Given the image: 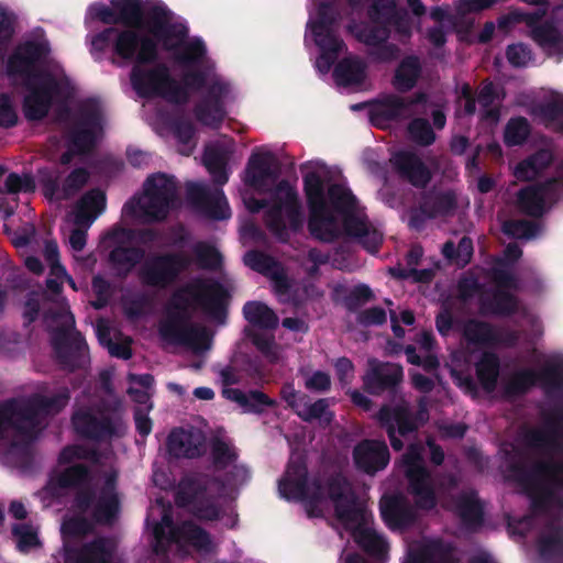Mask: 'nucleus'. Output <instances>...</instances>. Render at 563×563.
<instances>
[{
    "label": "nucleus",
    "mask_w": 563,
    "mask_h": 563,
    "mask_svg": "<svg viewBox=\"0 0 563 563\" xmlns=\"http://www.w3.org/2000/svg\"><path fill=\"white\" fill-rule=\"evenodd\" d=\"M93 474L90 466L84 463L67 465L59 472L52 473L41 490L44 499L59 500L67 490H76L74 507L81 514L91 508L96 490L92 487Z\"/></svg>",
    "instance_id": "nucleus-10"
},
{
    "label": "nucleus",
    "mask_w": 563,
    "mask_h": 563,
    "mask_svg": "<svg viewBox=\"0 0 563 563\" xmlns=\"http://www.w3.org/2000/svg\"><path fill=\"white\" fill-rule=\"evenodd\" d=\"M506 472L529 495L533 514L555 508L563 515V459L538 460L528 466L521 453H507Z\"/></svg>",
    "instance_id": "nucleus-2"
},
{
    "label": "nucleus",
    "mask_w": 563,
    "mask_h": 563,
    "mask_svg": "<svg viewBox=\"0 0 563 563\" xmlns=\"http://www.w3.org/2000/svg\"><path fill=\"white\" fill-rule=\"evenodd\" d=\"M342 225L344 233L354 238L368 252H378L383 243V235L366 219L350 212L343 216Z\"/></svg>",
    "instance_id": "nucleus-37"
},
{
    "label": "nucleus",
    "mask_w": 563,
    "mask_h": 563,
    "mask_svg": "<svg viewBox=\"0 0 563 563\" xmlns=\"http://www.w3.org/2000/svg\"><path fill=\"white\" fill-rule=\"evenodd\" d=\"M531 133V125L527 118H511L504 131V142L507 146L522 145Z\"/></svg>",
    "instance_id": "nucleus-62"
},
{
    "label": "nucleus",
    "mask_w": 563,
    "mask_h": 563,
    "mask_svg": "<svg viewBox=\"0 0 563 563\" xmlns=\"http://www.w3.org/2000/svg\"><path fill=\"white\" fill-rule=\"evenodd\" d=\"M356 542L369 555L382 558L387 553L386 540L375 530L363 528L356 534Z\"/></svg>",
    "instance_id": "nucleus-63"
},
{
    "label": "nucleus",
    "mask_w": 563,
    "mask_h": 563,
    "mask_svg": "<svg viewBox=\"0 0 563 563\" xmlns=\"http://www.w3.org/2000/svg\"><path fill=\"white\" fill-rule=\"evenodd\" d=\"M92 519L99 525H111L120 512L119 495L100 494L95 497V501L89 509Z\"/></svg>",
    "instance_id": "nucleus-54"
},
{
    "label": "nucleus",
    "mask_w": 563,
    "mask_h": 563,
    "mask_svg": "<svg viewBox=\"0 0 563 563\" xmlns=\"http://www.w3.org/2000/svg\"><path fill=\"white\" fill-rule=\"evenodd\" d=\"M323 487L328 498L333 503L334 515L342 525L354 527L365 520V509L358 503L356 493L343 474L330 475Z\"/></svg>",
    "instance_id": "nucleus-21"
},
{
    "label": "nucleus",
    "mask_w": 563,
    "mask_h": 563,
    "mask_svg": "<svg viewBox=\"0 0 563 563\" xmlns=\"http://www.w3.org/2000/svg\"><path fill=\"white\" fill-rule=\"evenodd\" d=\"M191 265V258L183 252H163L150 255L137 271L143 286L166 289Z\"/></svg>",
    "instance_id": "nucleus-17"
},
{
    "label": "nucleus",
    "mask_w": 563,
    "mask_h": 563,
    "mask_svg": "<svg viewBox=\"0 0 563 563\" xmlns=\"http://www.w3.org/2000/svg\"><path fill=\"white\" fill-rule=\"evenodd\" d=\"M145 257V250L141 246L117 244L108 255V263L113 276L124 280Z\"/></svg>",
    "instance_id": "nucleus-38"
},
{
    "label": "nucleus",
    "mask_w": 563,
    "mask_h": 563,
    "mask_svg": "<svg viewBox=\"0 0 563 563\" xmlns=\"http://www.w3.org/2000/svg\"><path fill=\"white\" fill-rule=\"evenodd\" d=\"M405 476L410 494L415 497L416 507L432 510L438 503L432 476L427 467L407 468Z\"/></svg>",
    "instance_id": "nucleus-35"
},
{
    "label": "nucleus",
    "mask_w": 563,
    "mask_h": 563,
    "mask_svg": "<svg viewBox=\"0 0 563 563\" xmlns=\"http://www.w3.org/2000/svg\"><path fill=\"white\" fill-rule=\"evenodd\" d=\"M456 208V196L451 190L423 192L419 201V211L429 219L452 214Z\"/></svg>",
    "instance_id": "nucleus-44"
},
{
    "label": "nucleus",
    "mask_w": 563,
    "mask_h": 563,
    "mask_svg": "<svg viewBox=\"0 0 563 563\" xmlns=\"http://www.w3.org/2000/svg\"><path fill=\"white\" fill-rule=\"evenodd\" d=\"M11 531L16 540V548L20 552L27 553L32 549L42 547L38 532L32 525L14 523Z\"/></svg>",
    "instance_id": "nucleus-64"
},
{
    "label": "nucleus",
    "mask_w": 563,
    "mask_h": 563,
    "mask_svg": "<svg viewBox=\"0 0 563 563\" xmlns=\"http://www.w3.org/2000/svg\"><path fill=\"white\" fill-rule=\"evenodd\" d=\"M230 292L225 286L214 278H195L173 292L167 307L190 313L191 300L205 313L214 320L227 316Z\"/></svg>",
    "instance_id": "nucleus-8"
},
{
    "label": "nucleus",
    "mask_w": 563,
    "mask_h": 563,
    "mask_svg": "<svg viewBox=\"0 0 563 563\" xmlns=\"http://www.w3.org/2000/svg\"><path fill=\"white\" fill-rule=\"evenodd\" d=\"M222 394L227 399L236 402L246 413L261 415L264 412L265 408H274L277 406L276 400L258 389L244 393L239 388H224Z\"/></svg>",
    "instance_id": "nucleus-43"
},
{
    "label": "nucleus",
    "mask_w": 563,
    "mask_h": 563,
    "mask_svg": "<svg viewBox=\"0 0 563 563\" xmlns=\"http://www.w3.org/2000/svg\"><path fill=\"white\" fill-rule=\"evenodd\" d=\"M191 313L174 310L166 307V318L159 322V335L173 343L191 345L195 349H207V334L189 321Z\"/></svg>",
    "instance_id": "nucleus-22"
},
{
    "label": "nucleus",
    "mask_w": 563,
    "mask_h": 563,
    "mask_svg": "<svg viewBox=\"0 0 563 563\" xmlns=\"http://www.w3.org/2000/svg\"><path fill=\"white\" fill-rule=\"evenodd\" d=\"M71 424L79 437L97 442L121 438L128 429L119 412L97 416L90 409L75 411L71 416Z\"/></svg>",
    "instance_id": "nucleus-20"
},
{
    "label": "nucleus",
    "mask_w": 563,
    "mask_h": 563,
    "mask_svg": "<svg viewBox=\"0 0 563 563\" xmlns=\"http://www.w3.org/2000/svg\"><path fill=\"white\" fill-rule=\"evenodd\" d=\"M379 426H396L399 437H407L418 431L428 419V411L421 407L412 412L405 402L396 406L383 405L376 413Z\"/></svg>",
    "instance_id": "nucleus-30"
},
{
    "label": "nucleus",
    "mask_w": 563,
    "mask_h": 563,
    "mask_svg": "<svg viewBox=\"0 0 563 563\" xmlns=\"http://www.w3.org/2000/svg\"><path fill=\"white\" fill-rule=\"evenodd\" d=\"M456 512L462 522L468 528L482 525L484 511L475 492L462 493L455 500Z\"/></svg>",
    "instance_id": "nucleus-52"
},
{
    "label": "nucleus",
    "mask_w": 563,
    "mask_h": 563,
    "mask_svg": "<svg viewBox=\"0 0 563 563\" xmlns=\"http://www.w3.org/2000/svg\"><path fill=\"white\" fill-rule=\"evenodd\" d=\"M146 202L142 207L143 214L150 221L165 220L178 201V186L174 176L156 173L144 183Z\"/></svg>",
    "instance_id": "nucleus-19"
},
{
    "label": "nucleus",
    "mask_w": 563,
    "mask_h": 563,
    "mask_svg": "<svg viewBox=\"0 0 563 563\" xmlns=\"http://www.w3.org/2000/svg\"><path fill=\"white\" fill-rule=\"evenodd\" d=\"M352 456L355 467L367 475L385 470L390 461L387 443L376 439L360 441L354 446Z\"/></svg>",
    "instance_id": "nucleus-31"
},
{
    "label": "nucleus",
    "mask_w": 563,
    "mask_h": 563,
    "mask_svg": "<svg viewBox=\"0 0 563 563\" xmlns=\"http://www.w3.org/2000/svg\"><path fill=\"white\" fill-rule=\"evenodd\" d=\"M51 54L48 41L26 40L19 43L7 59V75L9 78H19L23 85L44 79L52 73L42 69Z\"/></svg>",
    "instance_id": "nucleus-13"
},
{
    "label": "nucleus",
    "mask_w": 563,
    "mask_h": 563,
    "mask_svg": "<svg viewBox=\"0 0 563 563\" xmlns=\"http://www.w3.org/2000/svg\"><path fill=\"white\" fill-rule=\"evenodd\" d=\"M273 205L265 213V223L268 231L280 242H287L289 233L286 227V216L291 231L297 232L302 228L303 218L297 190L288 180H280L272 196Z\"/></svg>",
    "instance_id": "nucleus-12"
},
{
    "label": "nucleus",
    "mask_w": 563,
    "mask_h": 563,
    "mask_svg": "<svg viewBox=\"0 0 563 563\" xmlns=\"http://www.w3.org/2000/svg\"><path fill=\"white\" fill-rule=\"evenodd\" d=\"M562 196L563 180L560 177H553L521 188L517 194V206L522 213L540 218L545 212L547 202L555 203Z\"/></svg>",
    "instance_id": "nucleus-23"
},
{
    "label": "nucleus",
    "mask_w": 563,
    "mask_h": 563,
    "mask_svg": "<svg viewBox=\"0 0 563 563\" xmlns=\"http://www.w3.org/2000/svg\"><path fill=\"white\" fill-rule=\"evenodd\" d=\"M147 26L153 35L167 52L175 53V59L186 68L198 67L207 55L202 40L195 38L186 42L189 30L181 22H173L172 11L163 3H155L147 11Z\"/></svg>",
    "instance_id": "nucleus-4"
},
{
    "label": "nucleus",
    "mask_w": 563,
    "mask_h": 563,
    "mask_svg": "<svg viewBox=\"0 0 563 563\" xmlns=\"http://www.w3.org/2000/svg\"><path fill=\"white\" fill-rule=\"evenodd\" d=\"M278 490L287 500L306 501L313 509L325 498L321 478H308V467L303 460L290 461L285 475L278 481Z\"/></svg>",
    "instance_id": "nucleus-18"
},
{
    "label": "nucleus",
    "mask_w": 563,
    "mask_h": 563,
    "mask_svg": "<svg viewBox=\"0 0 563 563\" xmlns=\"http://www.w3.org/2000/svg\"><path fill=\"white\" fill-rule=\"evenodd\" d=\"M89 172L85 167L73 169L64 179L62 188L59 187L60 174L57 169L43 167L37 170L38 183L43 195L48 200H67L78 194L88 183Z\"/></svg>",
    "instance_id": "nucleus-25"
},
{
    "label": "nucleus",
    "mask_w": 563,
    "mask_h": 563,
    "mask_svg": "<svg viewBox=\"0 0 563 563\" xmlns=\"http://www.w3.org/2000/svg\"><path fill=\"white\" fill-rule=\"evenodd\" d=\"M77 461H90L99 463L100 453L96 449H89L81 444H69L64 446L57 457L58 465H71Z\"/></svg>",
    "instance_id": "nucleus-59"
},
{
    "label": "nucleus",
    "mask_w": 563,
    "mask_h": 563,
    "mask_svg": "<svg viewBox=\"0 0 563 563\" xmlns=\"http://www.w3.org/2000/svg\"><path fill=\"white\" fill-rule=\"evenodd\" d=\"M192 251L196 263L201 269L218 271L222 267L223 256L216 246L207 242H197Z\"/></svg>",
    "instance_id": "nucleus-60"
},
{
    "label": "nucleus",
    "mask_w": 563,
    "mask_h": 563,
    "mask_svg": "<svg viewBox=\"0 0 563 563\" xmlns=\"http://www.w3.org/2000/svg\"><path fill=\"white\" fill-rule=\"evenodd\" d=\"M460 563L455 555V548L450 542L441 540L431 542L418 552L409 555L406 563Z\"/></svg>",
    "instance_id": "nucleus-46"
},
{
    "label": "nucleus",
    "mask_w": 563,
    "mask_h": 563,
    "mask_svg": "<svg viewBox=\"0 0 563 563\" xmlns=\"http://www.w3.org/2000/svg\"><path fill=\"white\" fill-rule=\"evenodd\" d=\"M174 536L198 550H210L211 538L209 532L190 520L184 521L174 528Z\"/></svg>",
    "instance_id": "nucleus-55"
},
{
    "label": "nucleus",
    "mask_w": 563,
    "mask_h": 563,
    "mask_svg": "<svg viewBox=\"0 0 563 563\" xmlns=\"http://www.w3.org/2000/svg\"><path fill=\"white\" fill-rule=\"evenodd\" d=\"M389 163L401 179L416 188L423 189L431 181L429 168L412 151L399 150L393 153Z\"/></svg>",
    "instance_id": "nucleus-33"
},
{
    "label": "nucleus",
    "mask_w": 563,
    "mask_h": 563,
    "mask_svg": "<svg viewBox=\"0 0 563 563\" xmlns=\"http://www.w3.org/2000/svg\"><path fill=\"white\" fill-rule=\"evenodd\" d=\"M18 422L15 418L0 423V440L9 443L5 453L7 459L13 462L16 467L26 471L32 467L34 462L32 443L36 439L40 429L34 428L32 434L29 437L21 433L15 428Z\"/></svg>",
    "instance_id": "nucleus-26"
},
{
    "label": "nucleus",
    "mask_w": 563,
    "mask_h": 563,
    "mask_svg": "<svg viewBox=\"0 0 563 563\" xmlns=\"http://www.w3.org/2000/svg\"><path fill=\"white\" fill-rule=\"evenodd\" d=\"M210 482L211 479L205 475L183 477L175 494L176 505L180 508H188L199 520H218L221 507L216 496L208 490Z\"/></svg>",
    "instance_id": "nucleus-15"
},
{
    "label": "nucleus",
    "mask_w": 563,
    "mask_h": 563,
    "mask_svg": "<svg viewBox=\"0 0 563 563\" xmlns=\"http://www.w3.org/2000/svg\"><path fill=\"white\" fill-rule=\"evenodd\" d=\"M133 26L119 29L108 26L91 36L90 53L95 60H101L107 49L120 59L137 64H155L158 60V41L143 35Z\"/></svg>",
    "instance_id": "nucleus-5"
},
{
    "label": "nucleus",
    "mask_w": 563,
    "mask_h": 563,
    "mask_svg": "<svg viewBox=\"0 0 563 563\" xmlns=\"http://www.w3.org/2000/svg\"><path fill=\"white\" fill-rule=\"evenodd\" d=\"M536 550L541 563H563V516L551 515L536 537Z\"/></svg>",
    "instance_id": "nucleus-28"
},
{
    "label": "nucleus",
    "mask_w": 563,
    "mask_h": 563,
    "mask_svg": "<svg viewBox=\"0 0 563 563\" xmlns=\"http://www.w3.org/2000/svg\"><path fill=\"white\" fill-rule=\"evenodd\" d=\"M368 118L371 123L380 130L409 119L405 97L396 93L378 97L369 103Z\"/></svg>",
    "instance_id": "nucleus-32"
},
{
    "label": "nucleus",
    "mask_w": 563,
    "mask_h": 563,
    "mask_svg": "<svg viewBox=\"0 0 563 563\" xmlns=\"http://www.w3.org/2000/svg\"><path fill=\"white\" fill-rule=\"evenodd\" d=\"M69 400L70 390L67 387L60 388L52 396L34 395L27 399H7L0 402V423L15 418V428L30 437L34 428L40 429L41 413H58Z\"/></svg>",
    "instance_id": "nucleus-9"
},
{
    "label": "nucleus",
    "mask_w": 563,
    "mask_h": 563,
    "mask_svg": "<svg viewBox=\"0 0 563 563\" xmlns=\"http://www.w3.org/2000/svg\"><path fill=\"white\" fill-rule=\"evenodd\" d=\"M538 383L552 404L540 410L541 423L520 429V443L538 455L563 456V362L547 364L538 373Z\"/></svg>",
    "instance_id": "nucleus-1"
},
{
    "label": "nucleus",
    "mask_w": 563,
    "mask_h": 563,
    "mask_svg": "<svg viewBox=\"0 0 563 563\" xmlns=\"http://www.w3.org/2000/svg\"><path fill=\"white\" fill-rule=\"evenodd\" d=\"M106 194L98 189H90L81 196L75 207L74 222L78 227L89 228L97 217L106 209Z\"/></svg>",
    "instance_id": "nucleus-41"
},
{
    "label": "nucleus",
    "mask_w": 563,
    "mask_h": 563,
    "mask_svg": "<svg viewBox=\"0 0 563 563\" xmlns=\"http://www.w3.org/2000/svg\"><path fill=\"white\" fill-rule=\"evenodd\" d=\"M380 517L391 530H405L417 521V511L401 495L384 496L379 504Z\"/></svg>",
    "instance_id": "nucleus-34"
},
{
    "label": "nucleus",
    "mask_w": 563,
    "mask_h": 563,
    "mask_svg": "<svg viewBox=\"0 0 563 563\" xmlns=\"http://www.w3.org/2000/svg\"><path fill=\"white\" fill-rule=\"evenodd\" d=\"M188 201L207 218L216 221L231 218L228 199L221 188L211 190L205 185L190 181L186 186Z\"/></svg>",
    "instance_id": "nucleus-27"
},
{
    "label": "nucleus",
    "mask_w": 563,
    "mask_h": 563,
    "mask_svg": "<svg viewBox=\"0 0 563 563\" xmlns=\"http://www.w3.org/2000/svg\"><path fill=\"white\" fill-rule=\"evenodd\" d=\"M366 374L363 377L365 390L375 396L385 391L395 393L404 380V368L400 364L382 362L376 358L368 360Z\"/></svg>",
    "instance_id": "nucleus-29"
},
{
    "label": "nucleus",
    "mask_w": 563,
    "mask_h": 563,
    "mask_svg": "<svg viewBox=\"0 0 563 563\" xmlns=\"http://www.w3.org/2000/svg\"><path fill=\"white\" fill-rule=\"evenodd\" d=\"M421 71L422 67L418 56L409 55L404 57L393 77L394 88L401 93L410 91L417 85Z\"/></svg>",
    "instance_id": "nucleus-48"
},
{
    "label": "nucleus",
    "mask_w": 563,
    "mask_h": 563,
    "mask_svg": "<svg viewBox=\"0 0 563 563\" xmlns=\"http://www.w3.org/2000/svg\"><path fill=\"white\" fill-rule=\"evenodd\" d=\"M538 383V372L525 367L515 371L503 386V396L507 400H514L525 396Z\"/></svg>",
    "instance_id": "nucleus-49"
},
{
    "label": "nucleus",
    "mask_w": 563,
    "mask_h": 563,
    "mask_svg": "<svg viewBox=\"0 0 563 563\" xmlns=\"http://www.w3.org/2000/svg\"><path fill=\"white\" fill-rule=\"evenodd\" d=\"M365 77L366 64L356 56L342 58L333 69V78L342 87L358 86Z\"/></svg>",
    "instance_id": "nucleus-47"
},
{
    "label": "nucleus",
    "mask_w": 563,
    "mask_h": 563,
    "mask_svg": "<svg viewBox=\"0 0 563 563\" xmlns=\"http://www.w3.org/2000/svg\"><path fill=\"white\" fill-rule=\"evenodd\" d=\"M147 64L133 65L130 80L140 97H159L170 103H179L187 99L185 90L172 75L165 63H156L152 68Z\"/></svg>",
    "instance_id": "nucleus-11"
},
{
    "label": "nucleus",
    "mask_w": 563,
    "mask_h": 563,
    "mask_svg": "<svg viewBox=\"0 0 563 563\" xmlns=\"http://www.w3.org/2000/svg\"><path fill=\"white\" fill-rule=\"evenodd\" d=\"M461 333L468 345L493 347L496 339V328L483 320L467 319L461 322Z\"/></svg>",
    "instance_id": "nucleus-45"
},
{
    "label": "nucleus",
    "mask_w": 563,
    "mask_h": 563,
    "mask_svg": "<svg viewBox=\"0 0 563 563\" xmlns=\"http://www.w3.org/2000/svg\"><path fill=\"white\" fill-rule=\"evenodd\" d=\"M103 134V113L99 102L91 98L82 101L76 111L67 140L78 154L95 151Z\"/></svg>",
    "instance_id": "nucleus-14"
},
{
    "label": "nucleus",
    "mask_w": 563,
    "mask_h": 563,
    "mask_svg": "<svg viewBox=\"0 0 563 563\" xmlns=\"http://www.w3.org/2000/svg\"><path fill=\"white\" fill-rule=\"evenodd\" d=\"M531 34L539 46L563 52V35L554 24L544 22L536 25L532 27Z\"/></svg>",
    "instance_id": "nucleus-58"
},
{
    "label": "nucleus",
    "mask_w": 563,
    "mask_h": 563,
    "mask_svg": "<svg viewBox=\"0 0 563 563\" xmlns=\"http://www.w3.org/2000/svg\"><path fill=\"white\" fill-rule=\"evenodd\" d=\"M166 446L169 455L176 459H197L205 453L202 435L183 428L169 433Z\"/></svg>",
    "instance_id": "nucleus-36"
},
{
    "label": "nucleus",
    "mask_w": 563,
    "mask_h": 563,
    "mask_svg": "<svg viewBox=\"0 0 563 563\" xmlns=\"http://www.w3.org/2000/svg\"><path fill=\"white\" fill-rule=\"evenodd\" d=\"M340 12L332 1H322L317 9L314 20L308 22L313 41L324 42L330 38H341L336 34Z\"/></svg>",
    "instance_id": "nucleus-39"
},
{
    "label": "nucleus",
    "mask_w": 563,
    "mask_h": 563,
    "mask_svg": "<svg viewBox=\"0 0 563 563\" xmlns=\"http://www.w3.org/2000/svg\"><path fill=\"white\" fill-rule=\"evenodd\" d=\"M111 5L117 11L121 24L125 26H140L142 24L144 18L142 0H111ZM146 14L147 12H145L147 19Z\"/></svg>",
    "instance_id": "nucleus-56"
},
{
    "label": "nucleus",
    "mask_w": 563,
    "mask_h": 563,
    "mask_svg": "<svg viewBox=\"0 0 563 563\" xmlns=\"http://www.w3.org/2000/svg\"><path fill=\"white\" fill-rule=\"evenodd\" d=\"M314 43L320 48L316 67L321 74H328L339 54L345 48V43L342 38H330L324 42L314 41Z\"/></svg>",
    "instance_id": "nucleus-57"
},
{
    "label": "nucleus",
    "mask_w": 563,
    "mask_h": 563,
    "mask_svg": "<svg viewBox=\"0 0 563 563\" xmlns=\"http://www.w3.org/2000/svg\"><path fill=\"white\" fill-rule=\"evenodd\" d=\"M303 191L309 210L310 234L321 242H334L340 236L336 214L343 217L353 212L356 198L340 184L330 185L325 195L323 179L317 172H309L303 176Z\"/></svg>",
    "instance_id": "nucleus-3"
},
{
    "label": "nucleus",
    "mask_w": 563,
    "mask_h": 563,
    "mask_svg": "<svg viewBox=\"0 0 563 563\" xmlns=\"http://www.w3.org/2000/svg\"><path fill=\"white\" fill-rule=\"evenodd\" d=\"M185 90L187 99L178 104H186L190 98V91L206 89L202 98L196 103L194 113L201 124L211 129H219L225 117V99L230 93V84L214 77L208 81V73L205 69H188L181 76L179 82Z\"/></svg>",
    "instance_id": "nucleus-6"
},
{
    "label": "nucleus",
    "mask_w": 563,
    "mask_h": 563,
    "mask_svg": "<svg viewBox=\"0 0 563 563\" xmlns=\"http://www.w3.org/2000/svg\"><path fill=\"white\" fill-rule=\"evenodd\" d=\"M245 320L254 327L274 330L278 325V317L266 303L261 301H247L243 306Z\"/></svg>",
    "instance_id": "nucleus-53"
},
{
    "label": "nucleus",
    "mask_w": 563,
    "mask_h": 563,
    "mask_svg": "<svg viewBox=\"0 0 563 563\" xmlns=\"http://www.w3.org/2000/svg\"><path fill=\"white\" fill-rule=\"evenodd\" d=\"M553 162L550 150L540 148L522 159L515 169V176L520 180H533Z\"/></svg>",
    "instance_id": "nucleus-51"
},
{
    "label": "nucleus",
    "mask_w": 563,
    "mask_h": 563,
    "mask_svg": "<svg viewBox=\"0 0 563 563\" xmlns=\"http://www.w3.org/2000/svg\"><path fill=\"white\" fill-rule=\"evenodd\" d=\"M27 93L23 98L22 111L30 122L45 119L53 104L54 97L59 91V82L54 75H45L44 79L25 82Z\"/></svg>",
    "instance_id": "nucleus-24"
},
{
    "label": "nucleus",
    "mask_w": 563,
    "mask_h": 563,
    "mask_svg": "<svg viewBox=\"0 0 563 563\" xmlns=\"http://www.w3.org/2000/svg\"><path fill=\"white\" fill-rule=\"evenodd\" d=\"M328 398H319L314 402L307 401L298 417L305 422L319 420L322 426H329L334 419V412L329 409Z\"/></svg>",
    "instance_id": "nucleus-61"
},
{
    "label": "nucleus",
    "mask_w": 563,
    "mask_h": 563,
    "mask_svg": "<svg viewBox=\"0 0 563 563\" xmlns=\"http://www.w3.org/2000/svg\"><path fill=\"white\" fill-rule=\"evenodd\" d=\"M274 155L271 152L253 153L247 162L244 181L247 186L260 189L267 180L275 181L278 170L273 169Z\"/></svg>",
    "instance_id": "nucleus-40"
},
{
    "label": "nucleus",
    "mask_w": 563,
    "mask_h": 563,
    "mask_svg": "<svg viewBox=\"0 0 563 563\" xmlns=\"http://www.w3.org/2000/svg\"><path fill=\"white\" fill-rule=\"evenodd\" d=\"M506 261L498 258L496 265L490 268V278L496 284L490 296L483 294L479 297V312L482 316L494 314L498 317H510L519 310V299L509 290L518 289L517 277L503 266Z\"/></svg>",
    "instance_id": "nucleus-16"
},
{
    "label": "nucleus",
    "mask_w": 563,
    "mask_h": 563,
    "mask_svg": "<svg viewBox=\"0 0 563 563\" xmlns=\"http://www.w3.org/2000/svg\"><path fill=\"white\" fill-rule=\"evenodd\" d=\"M44 320L60 322L49 330L58 365L70 373L87 368L90 364L89 347L84 335L75 329L74 314L65 308L48 309L44 312Z\"/></svg>",
    "instance_id": "nucleus-7"
},
{
    "label": "nucleus",
    "mask_w": 563,
    "mask_h": 563,
    "mask_svg": "<svg viewBox=\"0 0 563 563\" xmlns=\"http://www.w3.org/2000/svg\"><path fill=\"white\" fill-rule=\"evenodd\" d=\"M111 553L103 538H97L80 548L65 547L64 563H108Z\"/></svg>",
    "instance_id": "nucleus-42"
},
{
    "label": "nucleus",
    "mask_w": 563,
    "mask_h": 563,
    "mask_svg": "<svg viewBox=\"0 0 563 563\" xmlns=\"http://www.w3.org/2000/svg\"><path fill=\"white\" fill-rule=\"evenodd\" d=\"M476 377L486 393L496 389L500 374V360L494 352L485 351L475 364Z\"/></svg>",
    "instance_id": "nucleus-50"
}]
</instances>
